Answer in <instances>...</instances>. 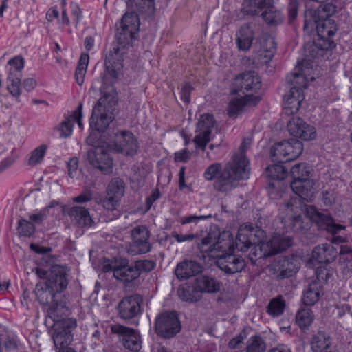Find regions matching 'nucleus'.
Segmentation results:
<instances>
[{"mask_svg":"<svg viewBox=\"0 0 352 352\" xmlns=\"http://www.w3.org/2000/svg\"><path fill=\"white\" fill-rule=\"evenodd\" d=\"M119 202L120 200L113 198V197L108 196L104 201H103V207L109 211L116 212L113 214L116 218H118L120 215V212L117 210V208L119 206Z\"/></svg>","mask_w":352,"mask_h":352,"instance_id":"680f3d73","label":"nucleus"},{"mask_svg":"<svg viewBox=\"0 0 352 352\" xmlns=\"http://www.w3.org/2000/svg\"><path fill=\"white\" fill-rule=\"evenodd\" d=\"M337 255V250L331 244L319 245L312 252V258L319 263H330Z\"/></svg>","mask_w":352,"mask_h":352,"instance_id":"bb28decb","label":"nucleus"},{"mask_svg":"<svg viewBox=\"0 0 352 352\" xmlns=\"http://www.w3.org/2000/svg\"><path fill=\"white\" fill-rule=\"evenodd\" d=\"M126 48H123L120 45H116L106 54L104 58L105 70L109 76V85H113L122 75L123 69L124 55L126 54ZM107 77L104 79V83L107 85Z\"/></svg>","mask_w":352,"mask_h":352,"instance_id":"6e6552de","label":"nucleus"},{"mask_svg":"<svg viewBox=\"0 0 352 352\" xmlns=\"http://www.w3.org/2000/svg\"><path fill=\"white\" fill-rule=\"evenodd\" d=\"M305 99L303 92L300 91L297 87H291L290 90L284 97V111L287 116L297 113L302 102Z\"/></svg>","mask_w":352,"mask_h":352,"instance_id":"393cba45","label":"nucleus"},{"mask_svg":"<svg viewBox=\"0 0 352 352\" xmlns=\"http://www.w3.org/2000/svg\"><path fill=\"white\" fill-rule=\"evenodd\" d=\"M47 217V209L43 208L38 211H35L33 213L29 214L28 221L36 228L37 226H42L43 221Z\"/></svg>","mask_w":352,"mask_h":352,"instance_id":"5fc2aeb1","label":"nucleus"},{"mask_svg":"<svg viewBox=\"0 0 352 352\" xmlns=\"http://www.w3.org/2000/svg\"><path fill=\"white\" fill-rule=\"evenodd\" d=\"M339 262L343 272L346 276L352 274V248L347 245H341L339 252Z\"/></svg>","mask_w":352,"mask_h":352,"instance_id":"f704fd0d","label":"nucleus"},{"mask_svg":"<svg viewBox=\"0 0 352 352\" xmlns=\"http://www.w3.org/2000/svg\"><path fill=\"white\" fill-rule=\"evenodd\" d=\"M245 105L253 104L243 96L231 100L227 107L228 116L236 118L242 112Z\"/></svg>","mask_w":352,"mask_h":352,"instance_id":"4c0bfd02","label":"nucleus"},{"mask_svg":"<svg viewBox=\"0 0 352 352\" xmlns=\"http://www.w3.org/2000/svg\"><path fill=\"white\" fill-rule=\"evenodd\" d=\"M24 58L21 56H16L9 60L8 63V75L22 76L21 71L24 67Z\"/></svg>","mask_w":352,"mask_h":352,"instance_id":"09e8293b","label":"nucleus"},{"mask_svg":"<svg viewBox=\"0 0 352 352\" xmlns=\"http://www.w3.org/2000/svg\"><path fill=\"white\" fill-rule=\"evenodd\" d=\"M76 327V320L72 318H62L54 323L51 330V336L56 349L70 344L73 340L72 332Z\"/></svg>","mask_w":352,"mask_h":352,"instance_id":"1a4fd4ad","label":"nucleus"},{"mask_svg":"<svg viewBox=\"0 0 352 352\" xmlns=\"http://www.w3.org/2000/svg\"><path fill=\"white\" fill-rule=\"evenodd\" d=\"M143 297L135 294L124 298L117 307L119 316L124 320L133 319L141 314Z\"/></svg>","mask_w":352,"mask_h":352,"instance_id":"f3484780","label":"nucleus"},{"mask_svg":"<svg viewBox=\"0 0 352 352\" xmlns=\"http://www.w3.org/2000/svg\"><path fill=\"white\" fill-rule=\"evenodd\" d=\"M216 125L213 115L204 113L200 116L197 123L195 136L193 139L196 147L204 151L207 144L210 141L212 129Z\"/></svg>","mask_w":352,"mask_h":352,"instance_id":"4468645a","label":"nucleus"},{"mask_svg":"<svg viewBox=\"0 0 352 352\" xmlns=\"http://www.w3.org/2000/svg\"><path fill=\"white\" fill-rule=\"evenodd\" d=\"M300 267L298 259L294 257L279 256L272 264L273 274L278 279L292 276Z\"/></svg>","mask_w":352,"mask_h":352,"instance_id":"a211bd4d","label":"nucleus"},{"mask_svg":"<svg viewBox=\"0 0 352 352\" xmlns=\"http://www.w3.org/2000/svg\"><path fill=\"white\" fill-rule=\"evenodd\" d=\"M134 267L138 270L140 277L142 272H148L155 267V263L151 260H138L134 263Z\"/></svg>","mask_w":352,"mask_h":352,"instance_id":"6e6d98bb","label":"nucleus"},{"mask_svg":"<svg viewBox=\"0 0 352 352\" xmlns=\"http://www.w3.org/2000/svg\"><path fill=\"white\" fill-rule=\"evenodd\" d=\"M111 330L113 333L122 337L123 345L131 351H138L142 347L140 336L134 329L116 324L111 326Z\"/></svg>","mask_w":352,"mask_h":352,"instance_id":"aec40b11","label":"nucleus"},{"mask_svg":"<svg viewBox=\"0 0 352 352\" xmlns=\"http://www.w3.org/2000/svg\"><path fill=\"white\" fill-rule=\"evenodd\" d=\"M265 349V343L259 336H252L248 340L247 351L248 352H263Z\"/></svg>","mask_w":352,"mask_h":352,"instance_id":"3c124183","label":"nucleus"},{"mask_svg":"<svg viewBox=\"0 0 352 352\" xmlns=\"http://www.w3.org/2000/svg\"><path fill=\"white\" fill-rule=\"evenodd\" d=\"M287 212L286 217L284 218L285 221H290L292 228L294 230H298L302 228V221L300 214L294 212V207L292 204H287L285 206ZM298 210V207H295Z\"/></svg>","mask_w":352,"mask_h":352,"instance_id":"a19ab883","label":"nucleus"},{"mask_svg":"<svg viewBox=\"0 0 352 352\" xmlns=\"http://www.w3.org/2000/svg\"><path fill=\"white\" fill-rule=\"evenodd\" d=\"M124 193V183L122 179L118 177L113 179L108 185L107 195L120 200Z\"/></svg>","mask_w":352,"mask_h":352,"instance_id":"a18cd8bd","label":"nucleus"},{"mask_svg":"<svg viewBox=\"0 0 352 352\" xmlns=\"http://www.w3.org/2000/svg\"><path fill=\"white\" fill-rule=\"evenodd\" d=\"M68 175L71 178L76 177L77 169L78 167V160L76 157H73L67 162Z\"/></svg>","mask_w":352,"mask_h":352,"instance_id":"338daca9","label":"nucleus"},{"mask_svg":"<svg viewBox=\"0 0 352 352\" xmlns=\"http://www.w3.org/2000/svg\"><path fill=\"white\" fill-rule=\"evenodd\" d=\"M265 237L264 231L251 223L241 226L236 238V248L241 252L247 251L252 245L261 243Z\"/></svg>","mask_w":352,"mask_h":352,"instance_id":"9b49d317","label":"nucleus"},{"mask_svg":"<svg viewBox=\"0 0 352 352\" xmlns=\"http://www.w3.org/2000/svg\"><path fill=\"white\" fill-rule=\"evenodd\" d=\"M68 276L69 270L67 267L55 265L51 267L49 276L45 281L60 294L67 287Z\"/></svg>","mask_w":352,"mask_h":352,"instance_id":"4be33fe9","label":"nucleus"},{"mask_svg":"<svg viewBox=\"0 0 352 352\" xmlns=\"http://www.w3.org/2000/svg\"><path fill=\"white\" fill-rule=\"evenodd\" d=\"M192 91V86L189 83H186L183 85L181 89V99L186 103H189L190 101V92Z\"/></svg>","mask_w":352,"mask_h":352,"instance_id":"774afa93","label":"nucleus"},{"mask_svg":"<svg viewBox=\"0 0 352 352\" xmlns=\"http://www.w3.org/2000/svg\"><path fill=\"white\" fill-rule=\"evenodd\" d=\"M87 158L89 163L102 173L109 175L113 172V159L104 146H98L89 150Z\"/></svg>","mask_w":352,"mask_h":352,"instance_id":"2eb2a0df","label":"nucleus"},{"mask_svg":"<svg viewBox=\"0 0 352 352\" xmlns=\"http://www.w3.org/2000/svg\"><path fill=\"white\" fill-rule=\"evenodd\" d=\"M127 5L135 8L136 10L142 14H151L154 10V0H128Z\"/></svg>","mask_w":352,"mask_h":352,"instance_id":"de8ad7c7","label":"nucleus"},{"mask_svg":"<svg viewBox=\"0 0 352 352\" xmlns=\"http://www.w3.org/2000/svg\"><path fill=\"white\" fill-rule=\"evenodd\" d=\"M74 124L72 122L71 116L65 118L60 125L57 127V130L60 132V137L67 138L72 132Z\"/></svg>","mask_w":352,"mask_h":352,"instance_id":"bf43d9fd","label":"nucleus"},{"mask_svg":"<svg viewBox=\"0 0 352 352\" xmlns=\"http://www.w3.org/2000/svg\"><path fill=\"white\" fill-rule=\"evenodd\" d=\"M101 97L93 109L90 118V127L98 131H104L113 120V107L117 103L116 92L112 85L102 84Z\"/></svg>","mask_w":352,"mask_h":352,"instance_id":"f03ea898","label":"nucleus"},{"mask_svg":"<svg viewBox=\"0 0 352 352\" xmlns=\"http://www.w3.org/2000/svg\"><path fill=\"white\" fill-rule=\"evenodd\" d=\"M254 38V32L251 27L245 24L236 34V43L239 50L248 51L250 49Z\"/></svg>","mask_w":352,"mask_h":352,"instance_id":"7c9ffc66","label":"nucleus"},{"mask_svg":"<svg viewBox=\"0 0 352 352\" xmlns=\"http://www.w3.org/2000/svg\"><path fill=\"white\" fill-rule=\"evenodd\" d=\"M229 232L217 234L208 232L206 236L197 243V246L201 252L210 253L214 251L224 252L230 249L232 245V239Z\"/></svg>","mask_w":352,"mask_h":352,"instance_id":"9d476101","label":"nucleus"},{"mask_svg":"<svg viewBox=\"0 0 352 352\" xmlns=\"http://www.w3.org/2000/svg\"><path fill=\"white\" fill-rule=\"evenodd\" d=\"M171 236L175 239L177 243L186 241H192L198 237L197 234H179L177 232H172Z\"/></svg>","mask_w":352,"mask_h":352,"instance_id":"0e129e2a","label":"nucleus"},{"mask_svg":"<svg viewBox=\"0 0 352 352\" xmlns=\"http://www.w3.org/2000/svg\"><path fill=\"white\" fill-rule=\"evenodd\" d=\"M274 3L263 6L261 10L265 9V10L261 13V17L268 25L276 26L283 23L284 16L274 6Z\"/></svg>","mask_w":352,"mask_h":352,"instance_id":"473e14b6","label":"nucleus"},{"mask_svg":"<svg viewBox=\"0 0 352 352\" xmlns=\"http://www.w3.org/2000/svg\"><path fill=\"white\" fill-rule=\"evenodd\" d=\"M22 76L8 75L6 84L7 89L9 93L16 98L17 102H20V96L21 94V79Z\"/></svg>","mask_w":352,"mask_h":352,"instance_id":"37998d69","label":"nucleus"},{"mask_svg":"<svg viewBox=\"0 0 352 352\" xmlns=\"http://www.w3.org/2000/svg\"><path fill=\"white\" fill-rule=\"evenodd\" d=\"M149 237L150 232L146 226L134 228L131 230L132 241L127 248V252L133 256L149 252L152 248Z\"/></svg>","mask_w":352,"mask_h":352,"instance_id":"ddd939ff","label":"nucleus"},{"mask_svg":"<svg viewBox=\"0 0 352 352\" xmlns=\"http://www.w3.org/2000/svg\"><path fill=\"white\" fill-rule=\"evenodd\" d=\"M181 330V324L175 311H164L155 321L156 333L164 338L174 337Z\"/></svg>","mask_w":352,"mask_h":352,"instance_id":"f8f14e48","label":"nucleus"},{"mask_svg":"<svg viewBox=\"0 0 352 352\" xmlns=\"http://www.w3.org/2000/svg\"><path fill=\"white\" fill-rule=\"evenodd\" d=\"M140 21L135 12H126L121 19L117 28V45L126 48L135 40L139 31Z\"/></svg>","mask_w":352,"mask_h":352,"instance_id":"423d86ee","label":"nucleus"},{"mask_svg":"<svg viewBox=\"0 0 352 352\" xmlns=\"http://www.w3.org/2000/svg\"><path fill=\"white\" fill-rule=\"evenodd\" d=\"M263 56L266 58V62L270 60L276 51V43L272 37L267 38L265 44L263 45Z\"/></svg>","mask_w":352,"mask_h":352,"instance_id":"864d4df0","label":"nucleus"},{"mask_svg":"<svg viewBox=\"0 0 352 352\" xmlns=\"http://www.w3.org/2000/svg\"><path fill=\"white\" fill-rule=\"evenodd\" d=\"M307 212L310 215V219L316 223L319 230L336 234L345 228L344 226L336 223L331 215L322 214L314 207L307 208Z\"/></svg>","mask_w":352,"mask_h":352,"instance_id":"412c9836","label":"nucleus"},{"mask_svg":"<svg viewBox=\"0 0 352 352\" xmlns=\"http://www.w3.org/2000/svg\"><path fill=\"white\" fill-rule=\"evenodd\" d=\"M316 31L318 38L313 44L306 47L309 50L312 57L322 56L323 51L331 50L336 47L334 42L330 39L337 31L334 20L320 19L316 25Z\"/></svg>","mask_w":352,"mask_h":352,"instance_id":"7ed1b4c3","label":"nucleus"},{"mask_svg":"<svg viewBox=\"0 0 352 352\" xmlns=\"http://www.w3.org/2000/svg\"><path fill=\"white\" fill-rule=\"evenodd\" d=\"M3 347L5 346L6 350H14L18 348L19 340L16 336H7L3 338Z\"/></svg>","mask_w":352,"mask_h":352,"instance_id":"e2e57ef3","label":"nucleus"},{"mask_svg":"<svg viewBox=\"0 0 352 352\" xmlns=\"http://www.w3.org/2000/svg\"><path fill=\"white\" fill-rule=\"evenodd\" d=\"M35 294L37 300L41 304L47 305L51 303L60 295L46 281L39 282L36 285Z\"/></svg>","mask_w":352,"mask_h":352,"instance_id":"2f4dec72","label":"nucleus"},{"mask_svg":"<svg viewBox=\"0 0 352 352\" xmlns=\"http://www.w3.org/2000/svg\"><path fill=\"white\" fill-rule=\"evenodd\" d=\"M114 277L125 283H131L139 278L138 270L134 265H130L129 260L125 258L118 259V263L114 272Z\"/></svg>","mask_w":352,"mask_h":352,"instance_id":"b1692460","label":"nucleus"},{"mask_svg":"<svg viewBox=\"0 0 352 352\" xmlns=\"http://www.w3.org/2000/svg\"><path fill=\"white\" fill-rule=\"evenodd\" d=\"M268 177L273 179L282 180L287 176V170L280 164H275L267 168Z\"/></svg>","mask_w":352,"mask_h":352,"instance_id":"603ef678","label":"nucleus"},{"mask_svg":"<svg viewBox=\"0 0 352 352\" xmlns=\"http://www.w3.org/2000/svg\"><path fill=\"white\" fill-rule=\"evenodd\" d=\"M261 87V80L254 72H249L237 76L232 83V92L243 94L244 98L253 105H256L261 100L256 96Z\"/></svg>","mask_w":352,"mask_h":352,"instance_id":"39448f33","label":"nucleus"},{"mask_svg":"<svg viewBox=\"0 0 352 352\" xmlns=\"http://www.w3.org/2000/svg\"><path fill=\"white\" fill-rule=\"evenodd\" d=\"M285 307V300L281 296H278L270 301L267 307V313L272 317H278L283 314Z\"/></svg>","mask_w":352,"mask_h":352,"instance_id":"c03bdc74","label":"nucleus"},{"mask_svg":"<svg viewBox=\"0 0 352 352\" xmlns=\"http://www.w3.org/2000/svg\"><path fill=\"white\" fill-rule=\"evenodd\" d=\"M276 0H245L243 3L242 10L247 14H258L263 6L274 3Z\"/></svg>","mask_w":352,"mask_h":352,"instance_id":"58836bf2","label":"nucleus"},{"mask_svg":"<svg viewBox=\"0 0 352 352\" xmlns=\"http://www.w3.org/2000/svg\"><path fill=\"white\" fill-rule=\"evenodd\" d=\"M195 287L202 293L214 294L221 290L222 283L214 277L203 275L195 279Z\"/></svg>","mask_w":352,"mask_h":352,"instance_id":"c85d7f7f","label":"nucleus"},{"mask_svg":"<svg viewBox=\"0 0 352 352\" xmlns=\"http://www.w3.org/2000/svg\"><path fill=\"white\" fill-rule=\"evenodd\" d=\"M292 244L291 237L284 235H275L267 243L272 254H278L286 250Z\"/></svg>","mask_w":352,"mask_h":352,"instance_id":"72a5a7b5","label":"nucleus"},{"mask_svg":"<svg viewBox=\"0 0 352 352\" xmlns=\"http://www.w3.org/2000/svg\"><path fill=\"white\" fill-rule=\"evenodd\" d=\"M221 164L214 163L210 165L205 170L204 177L207 181H212L221 173Z\"/></svg>","mask_w":352,"mask_h":352,"instance_id":"13d9d810","label":"nucleus"},{"mask_svg":"<svg viewBox=\"0 0 352 352\" xmlns=\"http://www.w3.org/2000/svg\"><path fill=\"white\" fill-rule=\"evenodd\" d=\"M177 294L182 300L189 302H198L202 298L200 292L195 287V283H194L193 287L189 286L179 287Z\"/></svg>","mask_w":352,"mask_h":352,"instance_id":"e433bc0d","label":"nucleus"},{"mask_svg":"<svg viewBox=\"0 0 352 352\" xmlns=\"http://www.w3.org/2000/svg\"><path fill=\"white\" fill-rule=\"evenodd\" d=\"M336 7L332 3H325L320 5L317 12L320 19H331L330 16L336 12Z\"/></svg>","mask_w":352,"mask_h":352,"instance_id":"052dcab7","label":"nucleus"},{"mask_svg":"<svg viewBox=\"0 0 352 352\" xmlns=\"http://www.w3.org/2000/svg\"><path fill=\"white\" fill-rule=\"evenodd\" d=\"M250 170L246 157H234L217 177L214 188L220 192H228L238 186L239 181L248 179Z\"/></svg>","mask_w":352,"mask_h":352,"instance_id":"f257e3e1","label":"nucleus"},{"mask_svg":"<svg viewBox=\"0 0 352 352\" xmlns=\"http://www.w3.org/2000/svg\"><path fill=\"white\" fill-rule=\"evenodd\" d=\"M302 151L303 145L300 140L290 139L274 145L271 148L270 155L272 161L285 163L298 158Z\"/></svg>","mask_w":352,"mask_h":352,"instance_id":"0eeeda50","label":"nucleus"},{"mask_svg":"<svg viewBox=\"0 0 352 352\" xmlns=\"http://www.w3.org/2000/svg\"><path fill=\"white\" fill-rule=\"evenodd\" d=\"M310 167L304 163H298L291 168L293 182L291 188L302 199L309 201L314 197V181L309 179Z\"/></svg>","mask_w":352,"mask_h":352,"instance_id":"20e7f679","label":"nucleus"},{"mask_svg":"<svg viewBox=\"0 0 352 352\" xmlns=\"http://www.w3.org/2000/svg\"><path fill=\"white\" fill-rule=\"evenodd\" d=\"M299 3L297 0H290L288 5V15L290 21L294 20L298 14Z\"/></svg>","mask_w":352,"mask_h":352,"instance_id":"69168bd1","label":"nucleus"},{"mask_svg":"<svg viewBox=\"0 0 352 352\" xmlns=\"http://www.w3.org/2000/svg\"><path fill=\"white\" fill-rule=\"evenodd\" d=\"M59 297L60 295L50 303L47 309L49 316L52 318L54 322L60 320V318L63 316H68L70 314L67 298L65 296H61L60 298Z\"/></svg>","mask_w":352,"mask_h":352,"instance_id":"cd10ccee","label":"nucleus"},{"mask_svg":"<svg viewBox=\"0 0 352 352\" xmlns=\"http://www.w3.org/2000/svg\"><path fill=\"white\" fill-rule=\"evenodd\" d=\"M46 151V146L44 145H41L34 149L31 154V156L29 158L28 160V164L30 166H34L37 164L38 163H40Z\"/></svg>","mask_w":352,"mask_h":352,"instance_id":"4d7b16f0","label":"nucleus"},{"mask_svg":"<svg viewBox=\"0 0 352 352\" xmlns=\"http://www.w3.org/2000/svg\"><path fill=\"white\" fill-rule=\"evenodd\" d=\"M201 272V266L194 261L179 263L175 269V274L179 280H186Z\"/></svg>","mask_w":352,"mask_h":352,"instance_id":"c756f323","label":"nucleus"},{"mask_svg":"<svg viewBox=\"0 0 352 352\" xmlns=\"http://www.w3.org/2000/svg\"><path fill=\"white\" fill-rule=\"evenodd\" d=\"M72 221L79 228H89L94 223L88 210L81 206H73L68 212Z\"/></svg>","mask_w":352,"mask_h":352,"instance_id":"a878e982","label":"nucleus"},{"mask_svg":"<svg viewBox=\"0 0 352 352\" xmlns=\"http://www.w3.org/2000/svg\"><path fill=\"white\" fill-rule=\"evenodd\" d=\"M113 146L116 152L129 156L135 155L139 147L137 138L128 131H120L115 134Z\"/></svg>","mask_w":352,"mask_h":352,"instance_id":"dca6fc26","label":"nucleus"},{"mask_svg":"<svg viewBox=\"0 0 352 352\" xmlns=\"http://www.w3.org/2000/svg\"><path fill=\"white\" fill-rule=\"evenodd\" d=\"M287 129L291 135L304 141L313 140L316 138L315 127L299 117L292 118L287 123Z\"/></svg>","mask_w":352,"mask_h":352,"instance_id":"6ab92c4d","label":"nucleus"},{"mask_svg":"<svg viewBox=\"0 0 352 352\" xmlns=\"http://www.w3.org/2000/svg\"><path fill=\"white\" fill-rule=\"evenodd\" d=\"M321 292L320 284L315 281L312 282L303 294L302 302L307 306L315 305L319 300Z\"/></svg>","mask_w":352,"mask_h":352,"instance_id":"c9c22d12","label":"nucleus"},{"mask_svg":"<svg viewBox=\"0 0 352 352\" xmlns=\"http://www.w3.org/2000/svg\"><path fill=\"white\" fill-rule=\"evenodd\" d=\"M216 263L221 270L228 274L240 272L245 266L244 259L233 254H226L219 256Z\"/></svg>","mask_w":352,"mask_h":352,"instance_id":"5701e85b","label":"nucleus"},{"mask_svg":"<svg viewBox=\"0 0 352 352\" xmlns=\"http://www.w3.org/2000/svg\"><path fill=\"white\" fill-rule=\"evenodd\" d=\"M16 230L20 236L25 237L32 236L36 232L34 226H32L28 220L25 219H19Z\"/></svg>","mask_w":352,"mask_h":352,"instance_id":"8fccbe9b","label":"nucleus"},{"mask_svg":"<svg viewBox=\"0 0 352 352\" xmlns=\"http://www.w3.org/2000/svg\"><path fill=\"white\" fill-rule=\"evenodd\" d=\"M314 316L310 308L299 309L296 314V323L302 330L307 329L313 322Z\"/></svg>","mask_w":352,"mask_h":352,"instance_id":"ea45409f","label":"nucleus"},{"mask_svg":"<svg viewBox=\"0 0 352 352\" xmlns=\"http://www.w3.org/2000/svg\"><path fill=\"white\" fill-rule=\"evenodd\" d=\"M287 82L291 84L292 87H297L300 91L303 92V89L308 86V80L305 77V72L301 69L299 73H294L287 76Z\"/></svg>","mask_w":352,"mask_h":352,"instance_id":"49530a36","label":"nucleus"},{"mask_svg":"<svg viewBox=\"0 0 352 352\" xmlns=\"http://www.w3.org/2000/svg\"><path fill=\"white\" fill-rule=\"evenodd\" d=\"M89 61V56L88 53L82 52L80 55L77 67L75 71L76 81L79 85H82L84 82Z\"/></svg>","mask_w":352,"mask_h":352,"instance_id":"79ce46f5","label":"nucleus"}]
</instances>
